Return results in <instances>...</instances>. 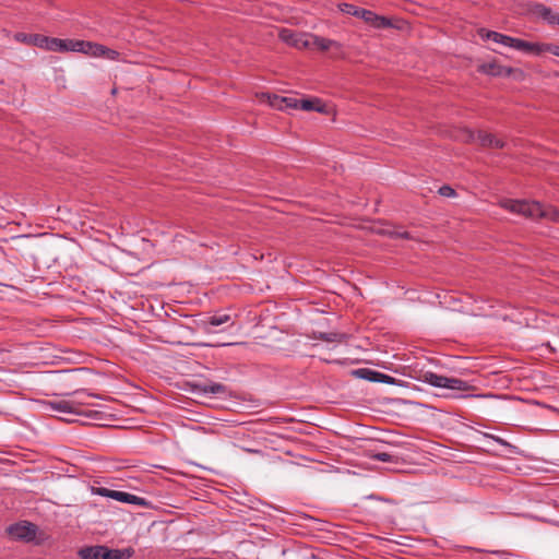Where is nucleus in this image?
<instances>
[{
    "mask_svg": "<svg viewBox=\"0 0 559 559\" xmlns=\"http://www.w3.org/2000/svg\"><path fill=\"white\" fill-rule=\"evenodd\" d=\"M501 206L512 213L523 215L533 219L559 221V211L551 205H544L539 202L525 200H503Z\"/></svg>",
    "mask_w": 559,
    "mask_h": 559,
    "instance_id": "f257e3e1",
    "label": "nucleus"
},
{
    "mask_svg": "<svg viewBox=\"0 0 559 559\" xmlns=\"http://www.w3.org/2000/svg\"><path fill=\"white\" fill-rule=\"evenodd\" d=\"M33 46L44 48L48 51H75L82 52L84 50V40H75V39H60L48 37L44 35H39L38 37H33Z\"/></svg>",
    "mask_w": 559,
    "mask_h": 559,
    "instance_id": "f03ea898",
    "label": "nucleus"
},
{
    "mask_svg": "<svg viewBox=\"0 0 559 559\" xmlns=\"http://www.w3.org/2000/svg\"><path fill=\"white\" fill-rule=\"evenodd\" d=\"M421 381L436 388H443L454 391H468L472 386L468 382L453 377H444L431 371L424 372Z\"/></svg>",
    "mask_w": 559,
    "mask_h": 559,
    "instance_id": "7ed1b4c3",
    "label": "nucleus"
},
{
    "mask_svg": "<svg viewBox=\"0 0 559 559\" xmlns=\"http://www.w3.org/2000/svg\"><path fill=\"white\" fill-rule=\"evenodd\" d=\"M485 37L490 39L497 44L504 45L507 47L513 48L515 50L531 53V51H538L535 43L526 41L520 38H514L504 34H500L493 31H487Z\"/></svg>",
    "mask_w": 559,
    "mask_h": 559,
    "instance_id": "20e7f679",
    "label": "nucleus"
},
{
    "mask_svg": "<svg viewBox=\"0 0 559 559\" xmlns=\"http://www.w3.org/2000/svg\"><path fill=\"white\" fill-rule=\"evenodd\" d=\"M38 527L37 525L27 522L21 521L14 524H11L7 528V533L14 540L32 543L36 538Z\"/></svg>",
    "mask_w": 559,
    "mask_h": 559,
    "instance_id": "39448f33",
    "label": "nucleus"
},
{
    "mask_svg": "<svg viewBox=\"0 0 559 559\" xmlns=\"http://www.w3.org/2000/svg\"><path fill=\"white\" fill-rule=\"evenodd\" d=\"M45 406L47 409L58 412L61 414L85 415L92 418H97L99 414V412L97 411L85 412L75 408V403L71 402V400L48 401L45 403Z\"/></svg>",
    "mask_w": 559,
    "mask_h": 559,
    "instance_id": "423d86ee",
    "label": "nucleus"
},
{
    "mask_svg": "<svg viewBox=\"0 0 559 559\" xmlns=\"http://www.w3.org/2000/svg\"><path fill=\"white\" fill-rule=\"evenodd\" d=\"M84 50H82L83 53L92 56V57H105L110 60H116L119 57V52L116 50H112L104 45L94 44L91 41L84 40Z\"/></svg>",
    "mask_w": 559,
    "mask_h": 559,
    "instance_id": "0eeeda50",
    "label": "nucleus"
},
{
    "mask_svg": "<svg viewBox=\"0 0 559 559\" xmlns=\"http://www.w3.org/2000/svg\"><path fill=\"white\" fill-rule=\"evenodd\" d=\"M357 17L364 20L367 24L371 25L377 29H383L391 26V22L385 16L376 14L374 12L366 9H361L358 12Z\"/></svg>",
    "mask_w": 559,
    "mask_h": 559,
    "instance_id": "6e6552de",
    "label": "nucleus"
},
{
    "mask_svg": "<svg viewBox=\"0 0 559 559\" xmlns=\"http://www.w3.org/2000/svg\"><path fill=\"white\" fill-rule=\"evenodd\" d=\"M468 139L473 141H478L481 146L485 147H493V148H502L504 147V142L498 138H496L491 133H487L484 131H478L476 134L472 131L468 132Z\"/></svg>",
    "mask_w": 559,
    "mask_h": 559,
    "instance_id": "1a4fd4ad",
    "label": "nucleus"
},
{
    "mask_svg": "<svg viewBox=\"0 0 559 559\" xmlns=\"http://www.w3.org/2000/svg\"><path fill=\"white\" fill-rule=\"evenodd\" d=\"M308 34L294 33L290 29H282L280 32V38L296 48H307L309 43L307 41Z\"/></svg>",
    "mask_w": 559,
    "mask_h": 559,
    "instance_id": "9d476101",
    "label": "nucleus"
},
{
    "mask_svg": "<svg viewBox=\"0 0 559 559\" xmlns=\"http://www.w3.org/2000/svg\"><path fill=\"white\" fill-rule=\"evenodd\" d=\"M307 41L309 43V46L307 48H316L321 51H326L334 47H341V45L335 40L310 34H308Z\"/></svg>",
    "mask_w": 559,
    "mask_h": 559,
    "instance_id": "9b49d317",
    "label": "nucleus"
},
{
    "mask_svg": "<svg viewBox=\"0 0 559 559\" xmlns=\"http://www.w3.org/2000/svg\"><path fill=\"white\" fill-rule=\"evenodd\" d=\"M115 500L122 502V503L135 504V506H140V507L148 506V502L146 501V499L135 496V495H132V493H129V492L118 491V490H116Z\"/></svg>",
    "mask_w": 559,
    "mask_h": 559,
    "instance_id": "f8f14e48",
    "label": "nucleus"
},
{
    "mask_svg": "<svg viewBox=\"0 0 559 559\" xmlns=\"http://www.w3.org/2000/svg\"><path fill=\"white\" fill-rule=\"evenodd\" d=\"M105 545L85 546L79 549L78 556L81 559H103Z\"/></svg>",
    "mask_w": 559,
    "mask_h": 559,
    "instance_id": "ddd939ff",
    "label": "nucleus"
},
{
    "mask_svg": "<svg viewBox=\"0 0 559 559\" xmlns=\"http://www.w3.org/2000/svg\"><path fill=\"white\" fill-rule=\"evenodd\" d=\"M134 555L132 548L110 549L104 546L103 559H130Z\"/></svg>",
    "mask_w": 559,
    "mask_h": 559,
    "instance_id": "4468645a",
    "label": "nucleus"
},
{
    "mask_svg": "<svg viewBox=\"0 0 559 559\" xmlns=\"http://www.w3.org/2000/svg\"><path fill=\"white\" fill-rule=\"evenodd\" d=\"M200 393L205 395H223L227 393V388L222 383H209L197 385Z\"/></svg>",
    "mask_w": 559,
    "mask_h": 559,
    "instance_id": "2eb2a0df",
    "label": "nucleus"
},
{
    "mask_svg": "<svg viewBox=\"0 0 559 559\" xmlns=\"http://www.w3.org/2000/svg\"><path fill=\"white\" fill-rule=\"evenodd\" d=\"M300 99H297L295 97H278L274 96V100L271 103L273 107H276L278 109L284 108H299Z\"/></svg>",
    "mask_w": 559,
    "mask_h": 559,
    "instance_id": "dca6fc26",
    "label": "nucleus"
},
{
    "mask_svg": "<svg viewBox=\"0 0 559 559\" xmlns=\"http://www.w3.org/2000/svg\"><path fill=\"white\" fill-rule=\"evenodd\" d=\"M534 12L542 16L549 24L555 25L558 19V13H554L552 10L544 4H536L534 7Z\"/></svg>",
    "mask_w": 559,
    "mask_h": 559,
    "instance_id": "f3484780",
    "label": "nucleus"
},
{
    "mask_svg": "<svg viewBox=\"0 0 559 559\" xmlns=\"http://www.w3.org/2000/svg\"><path fill=\"white\" fill-rule=\"evenodd\" d=\"M71 395L73 396L71 402L75 403V408H79V409H81V406L91 405V403L88 402V399L99 397L96 394L87 393L85 391H75Z\"/></svg>",
    "mask_w": 559,
    "mask_h": 559,
    "instance_id": "a211bd4d",
    "label": "nucleus"
},
{
    "mask_svg": "<svg viewBox=\"0 0 559 559\" xmlns=\"http://www.w3.org/2000/svg\"><path fill=\"white\" fill-rule=\"evenodd\" d=\"M353 376H355L358 379L368 380L371 382L378 381L379 371L369 369V368H359L356 370H353Z\"/></svg>",
    "mask_w": 559,
    "mask_h": 559,
    "instance_id": "6ab92c4d",
    "label": "nucleus"
},
{
    "mask_svg": "<svg viewBox=\"0 0 559 559\" xmlns=\"http://www.w3.org/2000/svg\"><path fill=\"white\" fill-rule=\"evenodd\" d=\"M321 102L318 98L313 99H300L299 108L306 111H323L322 107L320 106Z\"/></svg>",
    "mask_w": 559,
    "mask_h": 559,
    "instance_id": "aec40b11",
    "label": "nucleus"
},
{
    "mask_svg": "<svg viewBox=\"0 0 559 559\" xmlns=\"http://www.w3.org/2000/svg\"><path fill=\"white\" fill-rule=\"evenodd\" d=\"M535 46L537 47L538 51H531L530 55L539 56L540 53L548 51V52L552 53L554 56L559 57V46H557V45L535 43Z\"/></svg>",
    "mask_w": 559,
    "mask_h": 559,
    "instance_id": "412c9836",
    "label": "nucleus"
},
{
    "mask_svg": "<svg viewBox=\"0 0 559 559\" xmlns=\"http://www.w3.org/2000/svg\"><path fill=\"white\" fill-rule=\"evenodd\" d=\"M231 320L229 314H214L209 318L207 324L211 326H219L222 324H225Z\"/></svg>",
    "mask_w": 559,
    "mask_h": 559,
    "instance_id": "4be33fe9",
    "label": "nucleus"
},
{
    "mask_svg": "<svg viewBox=\"0 0 559 559\" xmlns=\"http://www.w3.org/2000/svg\"><path fill=\"white\" fill-rule=\"evenodd\" d=\"M317 340H321V341H324V342H329V343H332V342H342L343 340V334H340V333H325V332H320L318 334V336H316Z\"/></svg>",
    "mask_w": 559,
    "mask_h": 559,
    "instance_id": "5701e85b",
    "label": "nucleus"
},
{
    "mask_svg": "<svg viewBox=\"0 0 559 559\" xmlns=\"http://www.w3.org/2000/svg\"><path fill=\"white\" fill-rule=\"evenodd\" d=\"M91 491L93 495L111 498L115 500L116 490H111L105 487H92Z\"/></svg>",
    "mask_w": 559,
    "mask_h": 559,
    "instance_id": "b1692460",
    "label": "nucleus"
},
{
    "mask_svg": "<svg viewBox=\"0 0 559 559\" xmlns=\"http://www.w3.org/2000/svg\"><path fill=\"white\" fill-rule=\"evenodd\" d=\"M340 8H341L342 12L350 14V15H354V16H357L358 12L361 10L360 8H357V7H355L353 4H349V3H342L340 5Z\"/></svg>",
    "mask_w": 559,
    "mask_h": 559,
    "instance_id": "393cba45",
    "label": "nucleus"
},
{
    "mask_svg": "<svg viewBox=\"0 0 559 559\" xmlns=\"http://www.w3.org/2000/svg\"><path fill=\"white\" fill-rule=\"evenodd\" d=\"M39 34H24V33H17L15 35V39L19 40V41H22V43H25V44H28V45H33V37H38Z\"/></svg>",
    "mask_w": 559,
    "mask_h": 559,
    "instance_id": "a878e982",
    "label": "nucleus"
},
{
    "mask_svg": "<svg viewBox=\"0 0 559 559\" xmlns=\"http://www.w3.org/2000/svg\"><path fill=\"white\" fill-rule=\"evenodd\" d=\"M388 234L393 238H404V239H412V236L408 231L402 230L400 228H394L392 230H389Z\"/></svg>",
    "mask_w": 559,
    "mask_h": 559,
    "instance_id": "bb28decb",
    "label": "nucleus"
},
{
    "mask_svg": "<svg viewBox=\"0 0 559 559\" xmlns=\"http://www.w3.org/2000/svg\"><path fill=\"white\" fill-rule=\"evenodd\" d=\"M373 460L380 461V462H392L393 456L386 452H377L371 455Z\"/></svg>",
    "mask_w": 559,
    "mask_h": 559,
    "instance_id": "cd10ccee",
    "label": "nucleus"
},
{
    "mask_svg": "<svg viewBox=\"0 0 559 559\" xmlns=\"http://www.w3.org/2000/svg\"><path fill=\"white\" fill-rule=\"evenodd\" d=\"M439 193L442 197L450 198V197H454L455 195V190L452 187H450V186H442L439 189Z\"/></svg>",
    "mask_w": 559,
    "mask_h": 559,
    "instance_id": "c85d7f7f",
    "label": "nucleus"
},
{
    "mask_svg": "<svg viewBox=\"0 0 559 559\" xmlns=\"http://www.w3.org/2000/svg\"><path fill=\"white\" fill-rule=\"evenodd\" d=\"M484 70H485L486 73H488L490 75H499V74H501L500 67H498L496 64L484 66Z\"/></svg>",
    "mask_w": 559,
    "mask_h": 559,
    "instance_id": "c756f323",
    "label": "nucleus"
},
{
    "mask_svg": "<svg viewBox=\"0 0 559 559\" xmlns=\"http://www.w3.org/2000/svg\"><path fill=\"white\" fill-rule=\"evenodd\" d=\"M377 382L393 384L395 382V379L389 374L379 372Z\"/></svg>",
    "mask_w": 559,
    "mask_h": 559,
    "instance_id": "7c9ffc66",
    "label": "nucleus"
},
{
    "mask_svg": "<svg viewBox=\"0 0 559 559\" xmlns=\"http://www.w3.org/2000/svg\"><path fill=\"white\" fill-rule=\"evenodd\" d=\"M493 440L499 442V443H501V444L506 443L500 437H493Z\"/></svg>",
    "mask_w": 559,
    "mask_h": 559,
    "instance_id": "2f4dec72",
    "label": "nucleus"
},
{
    "mask_svg": "<svg viewBox=\"0 0 559 559\" xmlns=\"http://www.w3.org/2000/svg\"><path fill=\"white\" fill-rule=\"evenodd\" d=\"M556 24L559 25V14H558V19L556 21Z\"/></svg>",
    "mask_w": 559,
    "mask_h": 559,
    "instance_id": "473e14b6",
    "label": "nucleus"
}]
</instances>
